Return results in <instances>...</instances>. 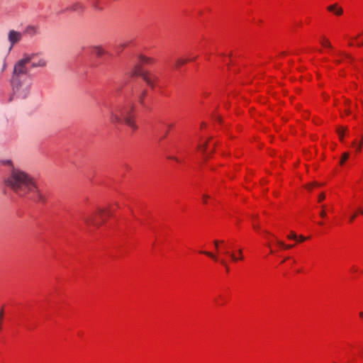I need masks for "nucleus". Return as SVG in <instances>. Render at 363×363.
Masks as SVG:
<instances>
[{
  "instance_id": "nucleus-32",
  "label": "nucleus",
  "mask_w": 363,
  "mask_h": 363,
  "mask_svg": "<svg viewBox=\"0 0 363 363\" xmlns=\"http://www.w3.org/2000/svg\"><path fill=\"white\" fill-rule=\"evenodd\" d=\"M277 244H278L280 247H282L285 248V245H285L282 241H281V240H277Z\"/></svg>"
},
{
  "instance_id": "nucleus-14",
  "label": "nucleus",
  "mask_w": 363,
  "mask_h": 363,
  "mask_svg": "<svg viewBox=\"0 0 363 363\" xmlns=\"http://www.w3.org/2000/svg\"><path fill=\"white\" fill-rule=\"evenodd\" d=\"M196 57H197V56H195V57H194L192 58H187V59L179 58V59L177 60V61L175 62V67L176 68H179L181 66H182L184 64H186L187 62L195 60L196 59Z\"/></svg>"
},
{
  "instance_id": "nucleus-38",
  "label": "nucleus",
  "mask_w": 363,
  "mask_h": 363,
  "mask_svg": "<svg viewBox=\"0 0 363 363\" xmlns=\"http://www.w3.org/2000/svg\"><path fill=\"white\" fill-rule=\"evenodd\" d=\"M292 247H293V245H285V249H290V248H291Z\"/></svg>"
},
{
  "instance_id": "nucleus-30",
  "label": "nucleus",
  "mask_w": 363,
  "mask_h": 363,
  "mask_svg": "<svg viewBox=\"0 0 363 363\" xmlns=\"http://www.w3.org/2000/svg\"><path fill=\"white\" fill-rule=\"evenodd\" d=\"M322 208H323V211L320 213V216L322 218H325V217L326 216V213H325V210H324L325 206H322Z\"/></svg>"
},
{
  "instance_id": "nucleus-7",
  "label": "nucleus",
  "mask_w": 363,
  "mask_h": 363,
  "mask_svg": "<svg viewBox=\"0 0 363 363\" xmlns=\"http://www.w3.org/2000/svg\"><path fill=\"white\" fill-rule=\"evenodd\" d=\"M30 54L38 55V57L30 62L32 68H44L47 67L48 60L40 52H31Z\"/></svg>"
},
{
  "instance_id": "nucleus-43",
  "label": "nucleus",
  "mask_w": 363,
  "mask_h": 363,
  "mask_svg": "<svg viewBox=\"0 0 363 363\" xmlns=\"http://www.w3.org/2000/svg\"><path fill=\"white\" fill-rule=\"evenodd\" d=\"M172 159H174V160H175L176 161H178L177 158L172 157Z\"/></svg>"
},
{
  "instance_id": "nucleus-34",
  "label": "nucleus",
  "mask_w": 363,
  "mask_h": 363,
  "mask_svg": "<svg viewBox=\"0 0 363 363\" xmlns=\"http://www.w3.org/2000/svg\"><path fill=\"white\" fill-rule=\"evenodd\" d=\"M98 4H99V0H94V1L93 3V6L95 9H97L98 8Z\"/></svg>"
},
{
  "instance_id": "nucleus-40",
  "label": "nucleus",
  "mask_w": 363,
  "mask_h": 363,
  "mask_svg": "<svg viewBox=\"0 0 363 363\" xmlns=\"http://www.w3.org/2000/svg\"><path fill=\"white\" fill-rule=\"evenodd\" d=\"M360 141H361V142H360V143H359V144H361V145H362V143H363V135L362 136V139H360Z\"/></svg>"
},
{
  "instance_id": "nucleus-18",
  "label": "nucleus",
  "mask_w": 363,
  "mask_h": 363,
  "mask_svg": "<svg viewBox=\"0 0 363 363\" xmlns=\"http://www.w3.org/2000/svg\"><path fill=\"white\" fill-rule=\"evenodd\" d=\"M96 214L99 215V217L101 218L102 221H104L103 216L104 214H106L107 216H110L111 213L109 210H105L103 208H99Z\"/></svg>"
},
{
  "instance_id": "nucleus-37",
  "label": "nucleus",
  "mask_w": 363,
  "mask_h": 363,
  "mask_svg": "<svg viewBox=\"0 0 363 363\" xmlns=\"http://www.w3.org/2000/svg\"><path fill=\"white\" fill-rule=\"evenodd\" d=\"M345 113L347 115H350L351 113V111L349 108H347V109L345 110Z\"/></svg>"
},
{
  "instance_id": "nucleus-10",
  "label": "nucleus",
  "mask_w": 363,
  "mask_h": 363,
  "mask_svg": "<svg viewBox=\"0 0 363 363\" xmlns=\"http://www.w3.org/2000/svg\"><path fill=\"white\" fill-rule=\"evenodd\" d=\"M92 53L98 57H101L106 53V51L101 45H95L91 47Z\"/></svg>"
},
{
  "instance_id": "nucleus-45",
  "label": "nucleus",
  "mask_w": 363,
  "mask_h": 363,
  "mask_svg": "<svg viewBox=\"0 0 363 363\" xmlns=\"http://www.w3.org/2000/svg\"><path fill=\"white\" fill-rule=\"evenodd\" d=\"M7 163L8 164H11V162L9 160V161H7Z\"/></svg>"
},
{
  "instance_id": "nucleus-1",
  "label": "nucleus",
  "mask_w": 363,
  "mask_h": 363,
  "mask_svg": "<svg viewBox=\"0 0 363 363\" xmlns=\"http://www.w3.org/2000/svg\"><path fill=\"white\" fill-rule=\"evenodd\" d=\"M35 181L29 174L13 167L5 180L6 186L20 196H24L35 189Z\"/></svg>"
},
{
  "instance_id": "nucleus-15",
  "label": "nucleus",
  "mask_w": 363,
  "mask_h": 363,
  "mask_svg": "<svg viewBox=\"0 0 363 363\" xmlns=\"http://www.w3.org/2000/svg\"><path fill=\"white\" fill-rule=\"evenodd\" d=\"M224 254H225V255H229V256L231 257V259H233V261H234V262H236V261H238V259H243V256H242V250H238V254H239V257H235V254H234V253H233V252H229V251H228V250H225V251L224 252Z\"/></svg>"
},
{
  "instance_id": "nucleus-16",
  "label": "nucleus",
  "mask_w": 363,
  "mask_h": 363,
  "mask_svg": "<svg viewBox=\"0 0 363 363\" xmlns=\"http://www.w3.org/2000/svg\"><path fill=\"white\" fill-rule=\"evenodd\" d=\"M30 192H33V193L36 194L38 200L39 201H41V202H45V199L44 196L40 193V191L38 189L36 184H35V190L34 191H31Z\"/></svg>"
},
{
  "instance_id": "nucleus-11",
  "label": "nucleus",
  "mask_w": 363,
  "mask_h": 363,
  "mask_svg": "<svg viewBox=\"0 0 363 363\" xmlns=\"http://www.w3.org/2000/svg\"><path fill=\"white\" fill-rule=\"evenodd\" d=\"M38 33V28L34 26H28L26 27L24 33L30 36H34Z\"/></svg>"
},
{
  "instance_id": "nucleus-23",
  "label": "nucleus",
  "mask_w": 363,
  "mask_h": 363,
  "mask_svg": "<svg viewBox=\"0 0 363 363\" xmlns=\"http://www.w3.org/2000/svg\"><path fill=\"white\" fill-rule=\"evenodd\" d=\"M6 59H4L2 61L1 67L0 68V73H3L4 72V70L6 69Z\"/></svg>"
},
{
  "instance_id": "nucleus-26",
  "label": "nucleus",
  "mask_w": 363,
  "mask_h": 363,
  "mask_svg": "<svg viewBox=\"0 0 363 363\" xmlns=\"http://www.w3.org/2000/svg\"><path fill=\"white\" fill-rule=\"evenodd\" d=\"M220 264H221L222 265H223V266L225 267L226 271H227V272H228V271H229V267H228V264H227L226 261H225V259H221L220 260Z\"/></svg>"
},
{
  "instance_id": "nucleus-5",
  "label": "nucleus",
  "mask_w": 363,
  "mask_h": 363,
  "mask_svg": "<svg viewBox=\"0 0 363 363\" xmlns=\"http://www.w3.org/2000/svg\"><path fill=\"white\" fill-rule=\"evenodd\" d=\"M132 76H139L147 83V85L153 88L155 82L158 81V77L150 73L147 71H144L140 65H135L131 71Z\"/></svg>"
},
{
  "instance_id": "nucleus-39",
  "label": "nucleus",
  "mask_w": 363,
  "mask_h": 363,
  "mask_svg": "<svg viewBox=\"0 0 363 363\" xmlns=\"http://www.w3.org/2000/svg\"><path fill=\"white\" fill-rule=\"evenodd\" d=\"M345 102L347 105H349L350 104V101L348 99H346Z\"/></svg>"
},
{
  "instance_id": "nucleus-35",
  "label": "nucleus",
  "mask_w": 363,
  "mask_h": 363,
  "mask_svg": "<svg viewBox=\"0 0 363 363\" xmlns=\"http://www.w3.org/2000/svg\"><path fill=\"white\" fill-rule=\"evenodd\" d=\"M356 216H357V215H356L355 213H354V214H353V215H352V216H350V222H353V221H354V220L355 219Z\"/></svg>"
},
{
  "instance_id": "nucleus-44",
  "label": "nucleus",
  "mask_w": 363,
  "mask_h": 363,
  "mask_svg": "<svg viewBox=\"0 0 363 363\" xmlns=\"http://www.w3.org/2000/svg\"><path fill=\"white\" fill-rule=\"evenodd\" d=\"M168 127H169V128H172V124H169V125H168Z\"/></svg>"
},
{
  "instance_id": "nucleus-25",
  "label": "nucleus",
  "mask_w": 363,
  "mask_h": 363,
  "mask_svg": "<svg viewBox=\"0 0 363 363\" xmlns=\"http://www.w3.org/2000/svg\"><path fill=\"white\" fill-rule=\"evenodd\" d=\"M287 238L289 239H293V240H296L298 238L296 234L293 231L291 232V233L287 236Z\"/></svg>"
},
{
  "instance_id": "nucleus-13",
  "label": "nucleus",
  "mask_w": 363,
  "mask_h": 363,
  "mask_svg": "<svg viewBox=\"0 0 363 363\" xmlns=\"http://www.w3.org/2000/svg\"><path fill=\"white\" fill-rule=\"evenodd\" d=\"M328 10L330 12H334L337 16H340L343 13L342 9L337 6L336 4L328 6Z\"/></svg>"
},
{
  "instance_id": "nucleus-24",
  "label": "nucleus",
  "mask_w": 363,
  "mask_h": 363,
  "mask_svg": "<svg viewBox=\"0 0 363 363\" xmlns=\"http://www.w3.org/2000/svg\"><path fill=\"white\" fill-rule=\"evenodd\" d=\"M322 45L325 46V47H328V48H331L332 47L330 43L327 39H323V40L322 42Z\"/></svg>"
},
{
  "instance_id": "nucleus-42",
  "label": "nucleus",
  "mask_w": 363,
  "mask_h": 363,
  "mask_svg": "<svg viewBox=\"0 0 363 363\" xmlns=\"http://www.w3.org/2000/svg\"><path fill=\"white\" fill-rule=\"evenodd\" d=\"M359 46H363V42H360L359 44H358Z\"/></svg>"
},
{
  "instance_id": "nucleus-47",
  "label": "nucleus",
  "mask_w": 363,
  "mask_h": 363,
  "mask_svg": "<svg viewBox=\"0 0 363 363\" xmlns=\"http://www.w3.org/2000/svg\"><path fill=\"white\" fill-rule=\"evenodd\" d=\"M254 228H258V225H254Z\"/></svg>"
},
{
  "instance_id": "nucleus-31",
  "label": "nucleus",
  "mask_w": 363,
  "mask_h": 363,
  "mask_svg": "<svg viewBox=\"0 0 363 363\" xmlns=\"http://www.w3.org/2000/svg\"><path fill=\"white\" fill-rule=\"evenodd\" d=\"M325 198V194L323 193L320 194L319 196H318V201H321L324 200Z\"/></svg>"
},
{
  "instance_id": "nucleus-28",
  "label": "nucleus",
  "mask_w": 363,
  "mask_h": 363,
  "mask_svg": "<svg viewBox=\"0 0 363 363\" xmlns=\"http://www.w3.org/2000/svg\"><path fill=\"white\" fill-rule=\"evenodd\" d=\"M319 186V184H318L317 182H314V183H312V184H310L307 185L306 188L308 189L311 190L312 186Z\"/></svg>"
},
{
  "instance_id": "nucleus-4",
  "label": "nucleus",
  "mask_w": 363,
  "mask_h": 363,
  "mask_svg": "<svg viewBox=\"0 0 363 363\" xmlns=\"http://www.w3.org/2000/svg\"><path fill=\"white\" fill-rule=\"evenodd\" d=\"M31 84V78L11 81L13 95L19 99H24L27 98L30 92Z\"/></svg>"
},
{
  "instance_id": "nucleus-41",
  "label": "nucleus",
  "mask_w": 363,
  "mask_h": 363,
  "mask_svg": "<svg viewBox=\"0 0 363 363\" xmlns=\"http://www.w3.org/2000/svg\"><path fill=\"white\" fill-rule=\"evenodd\" d=\"M359 316H360L361 318H363V312H360V313H359Z\"/></svg>"
},
{
  "instance_id": "nucleus-33",
  "label": "nucleus",
  "mask_w": 363,
  "mask_h": 363,
  "mask_svg": "<svg viewBox=\"0 0 363 363\" xmlns=\"http://www.w3.org/2000/svg\"><path fill=\"white\" fill-rule=\"evenodd\" d=\"M306 239H307V238H306V237H304V236H303V235H300V236L298 237V241H299V242H303V241H305Z\"/></svg>"
},
{
  "instance_id": "nucleus-12",
  "label": "nucleus",
  "mask_w": 363,
  "mask_h": 363,
  "mask_svg": "<svg viewBox=\"0 0 363 363\" xmlns=\"http://www.w3.org/2000/svg\"><path fill=\"white\" fill-rule=\"evenodd\" d=\"M138 57L139 62L143 64L152 65L155 62V60L154 58L149 57L141 54L139 55Z\"/></svg>"
},
{
  "instance_id": "nucleus-46",
  "label": "nucleus",
  "mask_w": 363,
  "mask_h": 363,
  "mask_svg": "<svg viewBox=\"0 0 363 363\" xmlns=\"http://www.w3.org/2000/svg\"><path fill=\"white\" fill-rule=\"evenodd\" d=\"M359 211H360V213H361L362 214H363V211H362L361 209H359Z\"/></svg>"
},
{
  "instance_id": "nucleus-27",
  "label": "nucleus",
  "mask_w": 363,
  "mask_h": 363,
  "mask_svg": "<svg viewBox=\"0 0 363 363\" xmlns=\"http://www.w3.org/2000/svg\"><path fill=\"white\" fill-rule=\"evenodd\" d=\"M206 147H207V143H206L203 145H199L198 149L201 150L202 152H205Z\"/></svg>"
},
{
  "instance_id": "nucleus-9",
  "label": "nucleus",
  "mask_w": 363,
  "mask_h": 363,
  "mask_svg": "<svg viewBox=\"0 0 363 363\" xmlns=\"http://www.w3.org/2000/svg\"><path fill=\"white\" fill-rule=\"evenodd\" d=\"M83 220L85 223H86L89 225H94V226H99L101 225L100 223H98L96 220L95 215H89L87 216H84Z\"/></svg>"
},
{
  "instance_id": "nucleus-2",
  "label": "nucleus",
  "mask_w": 363,
  "mask_h": 363,
  "mask_svg": "<svg viewBox=\"0 0 363 363\" xmlns=\"http://www.w3.org/2000/svg\"><path fill=\"white\" fill-rule=\"evenodd\" d=\"M135 105L133 104H120L111 107L109 110L110 122L116 124L123 123L133 131L138 128L133 113Z\"/></svg>"
},
{
  "instance_id": "nucleus-29",
  "label": "nucleus",
  "mask_w": 363,
  "mask_h": 363,
  "mask_svg": "<svg viewBox=\"0 0 363 363\" xmlns=\"http://www.w3.org/2000/svg\"><path fill=\"white\" fill-rule=\"evenodd\" d=\"M223 242H224V241H223V240H220V241H219V240H214V242H213L214 245H215V247H216V249H218V244H219V243H223Z\"/></svg>"
},
{
  "instance_id": "nucleus-8",
  "label": "nucleus",
  "mask_w": 363,
  "mask_h": 363,
  "mask_svg": "<svg viewBox=\"0 0 363 363\" xmlns=\"http://www.w3.org/2000/svg\"><path fill=\"white\" fill-rule=\"evenodd\" d=\"M67 9L74 12L82 13L84 10V6L81 2L77 1L71 4Z\"/></svg>"
},
{
  "instance_id": "nucleus-21",
  "label": "nucleus",
  "mask_w": 363,
  "mask_h": 363,
  "mask_svg": "<svg viewBox=\"0 0 363 363\" xmlns=\"http://www.w3.org/2000/svg\"><path fill=\"white\" fill-rule=\"evenodd\" d=\"M349 153L345 152L342 154V159L340 160V164H343V163L348 159Z\"/></svg>"
},
{
  "instance_id": "nucleus-17",
  "label": "nucleus",
  "mask_w": 363,
  "mask_h": 363,
  "mask_svg": "<svg viewBox=\"0 0 363 363\" xmlns=\"http://www.w3.org/2000/svg\"><path fill=\"white\" fill-rule=\"evenodd\" d=\"M346 130V127H340L337 129V133L338 134L339 138L341 141H343L344 140V133Z\"/></svg>"
},
{
  "instance_id": "nucleus-19",
  "label": "nucleus",
  "mask_w": 363,
  "mask_h": 363,
  "mask_svg": "<svg viewBox=\"0 0 363 363\" xmlns=\"http://www.w3.org/2000/svg\"><path fill=\"white\" fill-rule=\"evenodd\" d=\"M147 94V91L146 90H144L143 91V92L140 94L139 97H138V101L139 103L145 108H146L145 106V102H144V99L145 97Z\"/></svg>"
},
{
  "instance_id": "nucleus-3",
  "label": "nucleus",
  "mask_w": 363,
  "mask_h": 363,
  "mask_svg": "<svg viewBox=\"0 0 363 363\" xmlns=\"http://www.w3.org/2000/svg\"><path fill=\"white\" fill-rule=\"evenodd\" d=\"M38 57L36 54L24 53L23 57L14 65L11 81L30 79L26 65Z\"/></svg>"
},
{
  "instance_id": "nucleus-22",
  "label": "nucleus",
  "mask_w": 363,
  "mask_h": 363,
  "mask_svg": "<svg viewBox=\"0 0 363 363\" xmlns=\"http://www.w3.org/2000/svg\"><path fill=\"white\" fill-rule=\"evenodd\" d=\"M352 146L356 147L357 151H360L362 148L361 144H357L356 140H354L352 143Z\"/></svg>"
},
{
  "instance_id": "nucleus-36",
  "label": "nucleus",
  "mask_w": 363,
  "mask_h": 363,
  "mask_svg": "<svg viewBox=\"0 0 363 363\" xmlns=\"http://www.w3.org/2000/svg\"><path fill=\"white\" fill-rule=\"evenodd\" d=\"M203 203H206V200H207V199L209 198V196L208 195L205 194V195H203Z\"/></svg>"
},
{
  "instance_id": "nucleus-20",
  "label": "nucleus",
  "mask_w": 363,
  "mask_h": 363,
  "mask_svg": "<svg viewBox=\"0 0 363 363\" xmlns=\"http://www.w3.org/2000/svg\"><path fill=\"white\" fill-rule=\"evenodd\" d=\"M201 252L211 257L212 259H213L216 261L218 260V257L216 255H213L212 252H207V251H202Z\"/></svg>"
},
{
  "instance_id": "nucleus-6",
  "label": "nucleus",
  "mask_w": 363,
  "mask_h": 363,
  "mask_svg": "<svg viewBox=\"0 0 363 363\" xmlns=\"http://www.w3.org/2000/svg\"><path fill=\"white\" fill-rule=\"evenodd\" d=\"M22 38H23L22 33H21L18 30H13V29L10 30L8 33V40L10 44L9 51H11V49L13 48V47L16 44L21 42Z\"/></svg>"
}]
</instances>
